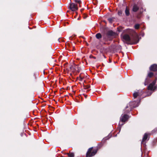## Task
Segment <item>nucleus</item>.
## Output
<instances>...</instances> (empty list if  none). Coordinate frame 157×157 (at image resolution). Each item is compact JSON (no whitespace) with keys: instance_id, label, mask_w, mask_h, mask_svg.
I'll list each match as a JSON object with an SVG mask.
<instances>
[{"instance_id":"1","label":"nucleus","mask_w":157,"mask_h":157,"mask_svg":"<svg viewBox=\"0 0 157 157\" xmlns=\"http://www.w3.org/2000/svg\"><path fill=\"white\" fill-rule=\"evenodd\" d=\"M133 104V102L130 103L128 105L130 107V110H126L124 112V113L125 114L123 115L122 114L121 115L119 123V126H118V128H121L122 127V126L125 123L128 121L129 117L128 115L126 113H128L130 112V111L132 109L135 107L134 106H133L132 107V106Z\"/></svg>"},{"instance_id":"2","label":"nucleus","mask_w":157,"mask_h":157,"mask_svg":"<svg viewBox=\"0 0 157 157\" xmlns=\"http://www.w3.org/2000/svg\"><path fill=\"white\" fill-rule=\"evenodd\" d=\"M101 147V144H100L98 145L94 149L93 147L89 148L86 152V157L93 156L97 153V151Z\"/></svg>"},{"instance_id":"3","label":"nucleus","mask_w":157,"mask_h":157,"mask_svg":"<svg viewBox=\"0 0 157 157\" xmlns=\"http://www.w3.org/2000/svg\"><path fill=\"white\" fill-rule=\"evenodd\" d=\"M122 38L123 41L128 44H132L134 43V40L131 39L129 36L127 34H124L122 36Z\"/></svg>"},{"instance_id":"4","label":"nucleus","mask_w":157,"mask_h":157,"mask_svg":"<svg viewBox=\"0 0 157 157\" xmlns=\"http://www.w3.org/2000/svg\"><path fill=\"white\" fill-rule=\"evenodd\" d=\"M157 78H155V79L153 81V82L151 83H150L148 86L147 89L149 90H151V91H155L157 89V85L155 86Z\"/></svg>"},{"instance_id":"5","label":"nucleus","mask_w":157,"mask_h":157,"mask_svg":"<svg viewBox=\"0 0 157 157\" xmlns=\"http://www.w3.org/2000/svg\"><path fill=\"white\" fill-rule=\"evenodd\" d=\"M115 35V32H113L112 30H110L108 32L106 36H103V40L105 41H108V40H110L109 36H114Z\"/></svg>"},{"instance_id":"6","label":"nucleus","mask_w":157,"mask_h":157,"mask_svg":"<svg viewBox=\"0 0 157 157\" xmlns=\"http://www.w3.org/2000/svg\"><path fill=\"white\" fill-rule=\"evenodd\" d=\"M69 8L72 11H75L78 9L77 4L73 3H70Z\"/></svg>"},{"instance_id":"7","label":"nucleus","mask_w":157,"mask_h":157,"mask_svg":"<svg viewBox=\"0 0 157 157\" xmlns=\"http://www.w3.org/2000/svg\"><path fill=\"white\" fill-rule=\"evenodd\" d=\"M150 71H157V64H154L151 65L149 68Z\"/></svg>"},{"instance_id":"8","label":"nucleus","mask_w":157,"mask_h":157,"mask_svg":"<svg viewBox=\"0 0 157 157\" xmlns=\"http://www.w3.org/2000/svg\"><path fill=\"white\" fill-rule=\"evenodd\" d=\"M139 9V6L136 4H134L132 8V11L133 12H136Z\"/></svg>"},{"instance_id":"9","label":"nucleus","mask_w":157,"mask_h":157,"mask_svg":"<svg viewBox=\"0 0 157 157\" xmlns=\"http://www.w3.org/2000/svg\"><path fill=\"white\" fill-rule=\"evenodd\" d=\"M129 10L130 9L129 8L126 6L125 10V13L126 16H128L130 15V13Z\"/></svg>"},{"instance_id":"10","label":"nucleus","mask_w":157,"mask_h":157,"mask_svg":"<svg viewBox=\"0 0 157 157\" xmlns=\"http://www.w3.org/2000/svg\"><path fill=\"white\" fill-rule=\"evenodd\" d=\"M148 134L147 133H145L143 137L142 141L141 142V144H144V141L147 139L148 137Z\"/></svg>"},{"instance_id":"11","label":"nucleus","mask_w":157,"mask_h":157,"mask_svg":"<svg viewBox=\"0 0 157 157\" xmlns=\"http://www.w3.org/2000/svg\"><path fill=\"white\" fill-rule=\"evenodd\" d=\"M141 94L139 92H136L133 94V97L134 98H136L138 96H140Z\"/></svg>"},{"instance_id":"12","label":"nucleus","mask_w":157,"mask_h":157,"mask_svg":"<svg viewBox=\"0 0 157 157\" xmlns=\"http://www.w3.org/2000/svg\"><path fill=\"white\" fill-rule=\"evenodd\" d=\"M95 36L96 38L98 39H99L101 38L102 36L100 33H97L96 34Z\"/></svg>"},{"instance_id":"13","label":"nucleus","mask_w":157,"mask_h":157,"mask_svg":"<svg viewBox=\"0 0 157 157\" xmlns=\"http://www.w3.org/2000/svg\"><path fill=\"white\" fill-rule=\"evenodd\" d=\"M153 73L152 72H150L148 73L147 77H148L149 78H151L153 76Z\"/></svg>"},{"instance_id":"14","label":"nucleus","mask_w":157,"mask_h":157,"mask_svg":"<svg viewBox=\"0 0 157 157\" xmlns=\"http://www.w3.org/2000/svg\"><path fill=\"white\" fill-rule=\"evenodd\" d=\"M150 79L147 78H146L145 79V82H144V85L145 86L147 85L149 82Z\"/></svg>"},{"instance_id":"15","label":"nucleus","mask_w":157,"mask_h":157,"mask_svg":"<svg viewBox=\"0 0 157 157\" xmlns=\"http://www.w3.org/2000/svg\"><path fill=\"white\" fill-rule=\"evenodd\" d=\"M69 157H74V153L73 152H69L67 153Z\"/></svg>"},{"instance_id":"16","label":"nucleus","mask_w":157,"mask_h":157,"mask_svg":"<svg viewBox=\"0 0 157 157\" xmlns=\"http://www.w3.org/2000/svg\"><path fill=\"white\" fill-rule=\"evenodd\" d=\"M83 86L84 88V89L85 90L87 89H88L89 88H90V85H83Z\"/></svg>"},{"instance_id":"17","label":"nucleus","mask_w":157,"mask_h":157,"mask_svg":"<svg viewBox=\"0 0 157 157\" xmlns=\"http://www.w3.org/2000/svg\"><path fill=\"white\" fill-rule=\"evenodd\" d=\"M114 18V17L109 18L108 19V20L110 23H112L113 22V19Z\"/></svg>"},{"instance_id":"18","label":"nucleus","mask_w":157,"mask_h":157,"mask_svg":"<svg viewBox=\"0 0 157 157\" xmlns=\"http://www.w3.org/2000/svg\"><path fill=\"white\" fill-rule=\"evenodd\" d=\"M78 65H74V66H71V67L73 68V71H75L77 68H78Z\"/></svg>"},{"instance_id":"19","label":"nucleus","mask_w":157,"mask_h":157,"mask_svg":"<svg viewBox=\"0 0 157 157\" xmlns=\"http://www.w3.org/2000/svg\"><path fill=\"white\" fill-rule=\"evenodd\" d=\"M123 29V28L121 26H119L117 28V31L119 32H121Z\"/></svg>"},{"instance_id":"20","label":"nucleus","mask_w":157,"mask_h":157,"mask_svg":"<svg viewBox=\"0 0 157 157\" xmlns=\"http://www.w3.org/2000/svg\"><path fill=\"white\" fill-rule=\"evenodd\" d=\"M140 25L139 24H136L134 26V27L136 29H138L140 27Z\"/></svg>"},{"instance_id":"21","label":"nucleus","mask_w":157,"mask_h":157,"mask_svg":"<svg viewBox=\"0 0 157 157\" xmlns=\"http://www.w3.org/2000/svg\"><path fill=\"white\" fill-rule=\"evenodd\" d=\"M74 1L75 2L78 3L79 4H80L82 3L81 0H74Z\"/></svg>"},{"instance_id":"22","label":"nucleus","mask_w":157,"mask_h":157,"mask_svg":"<svg viewBox=\"0 0 157 157\" xmlns=\"http://www.w3.org/2000/svg\"><path fill=\"white\" fill-rule=\"evenodd\" d=\"M81 71V68L78 67V68H77L75 70L78 73H79Z\"/></svg>"},{"instance_id":"23","label":"nucleus","mask_w":157,"mask_h":157,"mask_svg":"<svg viewBox=\"0 0 157 157\" xmlns=\"http://www.w3.org/2000/svg\"><path fill=\"white\" fill-rule=\"evenodd\" d=\"M122 13V11L121 10H119L118 12V15L121 16Z\"/></svg>"},{"instance_id":"24","label":"nucleus","mask_w":157,"mask_h":157,"mask_svg":"<svg viewBox=\"0 0 157 157\" xmlns=\"http://www.w3.org/2000/svg\"><path fill=\"white\" fill-rule=\"evenodd\" d=\"M152 133H154L157 132V128H155L152 131Z\"/></svg>"},{"instance_id":"25","label":"nucleus","mask_w":157,"mask_h":157,"mask_svg":"<svg viewBox=\"0 0 157 157\" xmlns=\"http://www.w3.org/2000/svg\"><path fill=\"white\" fill-rule=\"evenodd\" d=\"M90 58H94V59H96V57L95 56H93L92 55H90Z\"/></svg>"},{"instance_id":"26","label":"nucleus","mask_w":157,"mask_h":157,"mask_svg":"<svg viewBox=\"0 0 157 157\" xmlns=\"http://www.w3.org/2000/svg\"><path fill=\"white\" fill-rule=\"evenodd\" d=\"M80 78V79H79V80L80 81H82V79L84 78V77H81V78Z\"/></svg>"},{"instance_id":"27","label":"nucleus","mask_w":157,"mask_h":157,"mask_svg":"<svg viewBox=\"0 0 157 157\" xmlns=\"http://www.w3.org/2000/svg\"><path fill=\"white\" fill-rule=\"evenodd\" d=\"M83 95H84L85 97V98H86L87 97V95L85 94H83Z\"/></svg>"},{"instance_id":"28","label":"nucleus","mask_w":157,"mask_h":157,"mask_svg":"<svg viewBox=\"0 0 157 157\" xmlns=\"http://www.w3.org/2000/svg\"><path fill=\"white\" fill-rule=\"evenodd\" d=\"M128 108H129V106H128V105H127L126 106V107H125V109H128Z\"/></svg>"},{"instance_id":"29","label":"nucleus","mask_w":157,"mask_h":157,"mask_svg":"<svg viewBox=\"0 0 157 157\" xmlns=\"http://www.w3.org/2000/svg\"><path fill=\"white\" fill-rule=\"evenodd\" d=\"M84 10V8H82L81 9L80 11L82 12V11H83Z\"/></svg>"},{"instance_id":"30","label":"nucleus","mask_w":157,"mask_h":157,"mask_svg":"<svg viewBox=\"0 0 157 157\" xmlns=\"http://www.w3.org/2000/svg\"><path fill=\"white\" fill-rule=\"evenodd\" d=\"M82 73H81V74H80V75H79V77H80V78H81V77H83V76H82Z\"/></svg>"},{"instance_id":"31","label":"nucleus","mask_w":157,"mask_h":157,"mask_svg":"<svg viewBox=\"0 0 157 157\" xmlns=\"http://www.w3.org/2000/svg\"><path fill=\"white\" fill-rule=\"evenodd\" d=\"M58 40L59 42H61L63 40L61 39L60 40L59 39Z\"/></svg>"},{"instance_id":"32","label":"nucleus","mask_w":157,"mask_h":157,"mask_svg":"<svg viewBox=\"0 0 157 157\" xmlns=\"http://www.w3.org/2000/svg\"><path fill=\"white\" fill-rule=\"evenodd\" d=\"M70 68L71 70H73V68L71 67V66L70 67Z\"/></svg>"},{"instance_id":"33","label":"nucleus","mask_w":157,"mask_h":157,"mask_svg":"<svg viewBox=\"0 0 157 157\" xmlns=\"http://www.w3.org/2000/svg\"><path fill=\"white\" fill-rule=\"evenodd\" d=\"M109 63L112 62V61L110 59H109Z\"/></svg>"},{"instance_id":"34","label":"nucleus","mask_w":157,"mask_h":157,"mask_svg":"<svg viewBox=\"0 0 157 157\" xmlns=\"http://www.w3.org/2000/svg\"><path fill=\"white\" fill-rule=\"evenodd\" d=\"M75 49L74 47H73V49L72 51H74V50Z\"/></svg>"},{"instance_id":"35","label":"nucleus","mask_w":157,"mask_h":157,"mask_svg":"<svg viewBox=\"0 0 157 157\" xmlns=\"http://www.w3.org/2000/svg\"><path fill=\"white\" fill-rule=\"evenodd\" d=\"M36 128H34V129L33 130L35 131V132H36Z\"/></svg>"},{"instance_id":"36","label":"nucleus","mask_w":157,"mask_h":157,"mask_svg":"<svg viewBox=\"0 0 157 157\" xmlns=\"http://www.w3.org/2000/svg\"><path fill=\"white\" fill-rule=\"evenodd\" d=\"M90 90H88L86 91V92H88Z\"/></svg>"},{"instance_id":"37","label":"nucleus","mask_w":157,"mask_h":157,"mask_svg":"<svg viewBox=\"0 0 157 157\" xmlns=\"http://www.w3.org/2000/svg\"><path fill=\"white\" fill-rule=\"evenodd\" d=\"M33 128H36V126H33Z\"/></svg>"},{"instance_id":"38","label":"nucleus","mask_w":157,"mask_h":157,"mask_svg":"<svg viewBox=\"0 0 157 157\" xmlns=\"http://www.w3.org/2000/svg\"><path fill=\"white\" fill-rule=\"evenodd\" d=\"M32 124H30V127H31L32 126Z\"/></svg>"},{"instance_id":"39","label":"nucleus","mask_w":157,"mask_h":157,"mask_svg":"<svg viewBox=\"0 0 157 157\" xmlns=\"http://www.w3.org/2000/svg\"><path fill=\"white\" fill-rule=\"evenodd\" d=\"M79 7H81L80 4H79Z\"/></svg>"},{"instance_id":"40","label":"nucleus","mask_w":157,"mask_h":157,"mask_svg":"<svg viewBox=\"0 0 157 157\" xmlns=\"http://www.w3.org/2000/svg\"><path fill=\"white\" fill-rule=\"evenodd\" d=\"M84 18H85L86 17H84Z\"/></svg>"},{"instance_id":"41","label":"nucleus","mask_w":157,"mask_h":157,"mask_svg":"<svg viewBox=\"0 0 157 157\" xmlns=\"http://www.w3.org/2000/svg\"><path fill=\"white\" fill-rule=\"evenodd\" d=\"M84 18H85L86 17H84Z\"/></svg>"},{"instance_id":"42","label":"nucleus","mask_w":157,"mask_h":157,"mask_svg":"<svg viewBox=\"0 0 157 157\" xmlns=\"http://www.w3.org/2000/svg\"><path fill=\"white\" fill-rule=\"evenodd\" d=\"M76 15L77 14V12H76Z\"/></svg>"},{"instance_id":"43","label":"nucleus","mask_w":157,"mask_h":157,"mask_svg":"<svg viewBox=\"0 0 157 157\" xmlns=\"http://www.w3.org/2000/svg\"><path fill=\"white\" fill-rule=\"evenodd\" d=\"M37 125V126L38 127H39V126H38V125Z\"/></svg>"}]
</instances>
